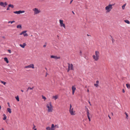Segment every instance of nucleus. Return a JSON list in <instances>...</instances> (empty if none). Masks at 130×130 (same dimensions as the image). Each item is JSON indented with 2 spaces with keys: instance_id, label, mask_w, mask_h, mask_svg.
Returning a JSON list of instances; mask_svg holds the SVG:
<instances>
[{
  "instance_id": "7c9ffc66",
  "label": "nucleus",
  "mask_w": 130,
  "mask_h": 130,
  "mask_svg": "<svg viewBox=\"0 0 130 130\" xmlns=\"http://www.w3.org/2000/svg\"><path fill=\"white\" fill-rule=\"evenodd\" d=\"M1 82L4 85L6 83V82L3 81H1Z\"/></svg>"
},
{
  "instance_id": "f3484780",
  "label": "nucleus",
  "mask_w": 130,
  "mask_h": 130,
  "mask_svg": "<svg viewBox=\"0 0 130 130\" xmlns=\"http://www.w3.org/2000/svg\"><path fill=\"white\" fill-rule=\"evenodd\" d=\"M3 116L4 117L3 118V120H5L7 118V116L5 114H3Z\"/></svg>"
},
{
  "instance_id": "20e7f679",
  "label": "nucleus",
  "mask_w": 130,
  "mask_h": 130,
  "mask_svg": "<svg viewBox=\"0 0 130 130\" xmlns=\"http://www.w3.org/2000/svg\"><path fill=\"white\" fill-rule=\"evenodd\" d=\"M27 31V30L23 31L19 34V35H23L24 37L27 36H28V35L26 33V32Z\"/></svg>"
},
{
  "instance_id": "ea45409f",
  "label": "nucleus",
  "mask_w": 130,
  "mask_h": 130,
  "mask_svg": "<svg viewBox=\"0 0 130 130\" xmlns=\"http://www.w3.org/2000/svg\"><path fill=\"white\" fill-rule=\"evenodd\" d=\"M112 43H113V42H114V40L113 39V38H112Z\"/></svg>"
},
{
  "instance_id": "f03ea898",
  "label": "nucleus",
  "mask_w": 130,
  "mask_h": 130,
  "mask_svg": "<svg viewBox=\"0 0 130 130\" xmlns=\"http://www.w3.org/2000/svg\"><path fill=\"white\" fill-rule=\"evenodd\" d=\"M49 106L48 104H47L46 105V107L48 108V112H52V110L53 109V106L51 104V102H50L49 103Z\"/></svg>"
},
{
  "instance_id": "4d7b16f0",
  "label": "nucleus",
  "mask_w": 130,
  "mask_h": 130,
  "mask_svg": "<svg viewBox=\"0 0 130 130\" xmlns=\"http://www.w3.org/2000/svg\"><path fill=\"white\" fill-rule=\"evenodd\" d=\"M89 90L88 89L87 90V91L88 92H89Z\"/></svg>"
},
{
  "instance_id": "2f4dec72",
  "label": "nucleus",
  "mask_w": 130,
  "mask_h": 130,
  "mask_svg": "<svg viewBox=\"0 0 130 130\" xmlns=\"http://www.w3.org/2000/svg\"><path fill=\"white\" fill-rule=\"evenodd\" d=\"M15 21H9L8 22V23H11V24H12Z\"/></svg>"
},
{
  "instance_id": "13d9d810",
  "label": "nucleus",
  "mask_w": 130,
  "mask_h": 130,
  "mask_svg": "<svg viewBox=\"0 0 130 130\" xmlns=\"http://www.w3.org/2000/svg\"><path fill=\"white\" fill-rule=\"evenodd\" d=\"M110 36L111 38L112 39V37L111 35H110Z\"/></svg>"
},
{
  "instance_id": "bf43d9fd",
  "label": "nucleus",
  "mask_w": 130,
  "mask_h": 130,
  "mask_svg": "<svg viewBox=\"0 0 130 130\" xmlns=\"http://www.w3.org/2000/svg\"><path fill=\"white\" fill-rule=\"evenodd\" d=\"M87 35L88 36H90V35H89L88 34H87Z\"/></svg>"
},
{
  "instance_id": "393cba45",
  "label": "nucleus",
  "mask_w": 130,
  "mask_h": 130,
  "mask_svg": "<svg viewBox=\"0 0 130 130\" xmlns=\"http://www.w3.org/2000/svg\"><path fill=\"white\" fill-rule=\"evenodd\" d=\"M125 22L128 24H129L130 23L129 21L128 20H124Z\"/></svg>"
},
{
  "instance_id": "338daca9",
  "label": "nucleus",
  "mask_w": 130,
  "mask_h": 130,
  "mask_svg": "<svg viewBox=\"0 0 130 130\" xmlns=\"http://www.w3.org/2000/svg\"><path fill=\"white\" fill-rule=\"evenodd\" d=\"M2 129H3V130H4V129L3 128H2Z\"/></svg>"
},
{
  "instance_id": "c756f323",
  "label": "nucleus",
  "mask_w": 130,
  "mask_h": 130,
  "mask_svg": "<svg viewBox=\"0 0 130 130\" xmlns=\"http://www.w3.org/2000/svg\"><path fill=\"white\" fill-rule=\"evenodd\" d=\"M34 88V87H32L31 88L29 87L28 88V89H30V90H32V89Z\"/></svg>"
},
{
  "instance_id": "c85d7f7f",
  "label": "nucleus",
  "mask_w": 130,
  "mask_h": 130,
  "mask_svg": "<svg viewBox=\"0 0 130 130\" xmlns=\"http://www.w3.org/2000/svg\"><path fill=\"white\" fill-rule=\"evenodd\" d=\"M13 12V13L15 14H19V11H14Z\"/></svg>"
},
{
  "instance_id": "412c9836",
  "label": "nucleus",
  "mask_w": 130,
  "mask_h": 130,
  "mask_svg": "<svg viewBox=\"0 0 130 130\" xmlns=\"http://www.w3.org/2000/svg\"><path fill=\"white\" fill-rule=\"evenodd\" d=\"M58 98V96L57 95L53 96V98H54L55 100H56Z\"/></svg>"
},
{
  "instance_id": "c03bdc74",
  "label": "nucleus",
  "mask_w": 130,
  "mask_h": 130,
  "mask_svg": "<svg viewBox=\"0 0 130 130\" xmlns=\"http://www.w3.org/2000/svg\"><path fill=\"white\" fill-rule=\"evenodd\" d=\"M72 107V106L71 105V104H70V109H71Z\"/></svg>"
},
{
  "instance_id": "423d86ee",
  "label": "nucleus",
  "mask_w": 130,
  "mask_h": 130,
  "mask_svg": "<svg viewBox=\"0 0 130 130\" xmlns=\"http://www.w3.org/2000/svg\"><path fill=\"white\" fill-rule=\"evenodd\" d=\"M59 22L60 24V26L61 27H63L64 28L65 27V25L63 23V21L62 20H60Z\"/></svg>"
},
{
  "instance_id": "7ed1b4c3",
  "label": "nucleus",
  "mask_w": 130,
  "mask_h": 130,
  "mask_svg": "<svg viewBox=\"0 0 130 130\" xmlns=\"http://www.w3.org/2000/svg\"><path fill=\"white\" fill-rule=\"evenodd\" d=\"M112 4H109L108 6H106L105 7V9L107 10V12H108L110 11L111 9L112 8V6L113 5Z\"/></svg>"
},
{
  "instance_id": "4be33fe9",
  "label": "nucleus",
  "mask_w": 130,
  "mask_h": 130,
  "mask_svg": "<svg viewBox=\"0 0 130 130\" xmlns=\"http://www.w3.org/2000/svg\"><path fill=\"white\" fill-rule=\"evenodd\" d=\"M126 86L127 88L128 89H130V84H126Z\"/></svg>"
},
{
  "instance_id": "5701e85b",
  "label": "nucleus",
  "mask_w": 130,
  "mask_h": 130,
  "mask_svg": "<svg viewBox=\"0 0 130 130\" xmlns=\"http://www.w3.org/2000/svg\"><path fill=\"white\" fill-rule=\"evenodd\" d=\"M72 91H75L76 89V88L74 86H73L72 88Z\"/></svg>"
},
{
  "instance_id": "864d4df0",
  "label": "nucleus",
  "mask_w": 130,
  "mask_h": 130,
  "mask_svg": "<svg viewBox=\"0 0 130 130\" xmlns=\"http://www.w3.org/2000/svg\"><path fill=\"white\" fill-rule=\"evenodd\" d=\"M2 37L3 38H4V39H5V37L4 36H3Z\"/></svg>"
},
{
  "instance_id": "6ab92c4d",
  "label": "nucleus",
  "mask_w": 130,
  "mask_h": 130,
  "mask_svg": "<svg viewBox=\"0 0 130 130\" xmlns=\"http://www.w3.org/2000/svg\"><path fill=\"white\" fill-rule=\"evenodd\" d=\"M68 70H67V72H68L70 70V64L69 63H68Z\"/></svg>"
},
{
  "instance_id": "2eb2a0df",
  "label": "nucleus",
  "mask_w": 130,
  "mask_h": 130,
  "mask_svg": "<svg viewBox=\"0 0 130 130\" xmlns=\"http://www.w3.org/2000/svg\"><path fill=\"white\" fill-rule=\"evenodd\" d=\"M7 111L10 113H11V109L10 108H8L7 109Z\"/></svg>"
},
{
  "instance_id": "cd10ccee",
  "label": "nucleus",
  "mask_w": 130,
  "mask_h": 130,
  "mask_svg": "<svg viewBox=\"0 0 130 130\" xmlns=\"http://www.w3.org/2000/svg\"><path fill=\"white\" fill-rule=\"evenodd\" d=\"M126 4H125L123 5L122 6V8L123 9H124L125 8V7L126 6Z\"/></svg>"
},
{
  "instance_id": "49530a36",
  "label": "nucleus",
  "mask_w": 130,
  "mask_h": 130,
  "mask_svg": "<svg viewBox=\"0 0 130 130\" xmlns=\"http://www.w3.org/2000/svg\"><path fill=\"white\" fill-rule=\"evenodd\" d=\"M75 92V91H72V94L73 95Z\"/></svg>"
},
{
  "instance_id": "ddd939ff",
  "label": "nucleus",
  "mask_w": 130,
  "mask_h": 130,
  "mask_svg": "<svg viewBox=\"0 0 130 130\" xmlns=\"http://www.w3.org/2000/svg\"><path fill=\"white\" fill-rule=\"evenodd\" d=\"M87 116L88 117V119L89 121H91L90 118L89 116V112L88 111L87 113Z\"/></svg>"
},
{
  "instance_id": "473e14b6",
  "label": "nucleus",
  "mask_w": 130,
  "mask_h": 130,
  "mask_svg": "<svg viewBox=\"0 0 130 130\" xmlns=\"http://www.w3.org/2000/svg\"><path fill=\"white\" fill-rule=\"evenodd\" d=\"M47 130H51V128L49 127H47L46 128Z\"/></svg>"
},
{
  "instance_id": "a18cd8bd",
  "label": "nucleus",
  "mask_w": 130,
  "mask_h": 130,
  "mask_svg": "<svg viewBox=\"0 0 130 130\" xmlns=\"http://www.w3.org/2000/svg\"><path fill=\"white\" fill-rule=\"evenodd\" d=\"M122 92L123 93H124L125 92V91L124 89H122Z\"/></svg>"
},
{
  "instance_id": "a211bd4d",
  "label": "nucleus",
  "mask_w": 130,
  "mask_h": 130,
  "mask_svg": "<svg viewBox=\"0 0 130 130\" xmlns=\"http://www.w3.org/2000/svg\"><path fill=\"white\" fill-rule=\"evenodd\" d=\"M15 98L17 101L19 102V98L18 95H17L15 97Z\"/></svg>"
},
{
  "instance_id": "58836bf2",
  "label": "nucleus",
  "mask_w": 130,
  "mask_h": 130,
  "mask_svg": "<svg viewBox=\"0 0 130 130\" xmlns=\"http://www.w3.org/2000/svg\"><path fill=\"white\" fill-rule=\"evenodd\" d=\"M9 8H10V7H9V6H8V7H7V9H6L7 10H10Z\"/></svg>"
},
{
  "instance_id": "1a4fd4ad",
  "label": "nucleus",
  "mask_w": 130,
  "mask_h": 130,
  "mask_svg": "<svg viewBox=\"0 0 130 130\" xmlns=\"http://www.w3.org/2000/svg\"><path fill=\"white\" fill-rule=\"evenodd\" d=\"M73 108L69 109V111L71 115H75L74 113L75 111L74 112L73 111Z\"/></svg>"
},
{
  "instance_id": "e2e57ef3",
  "label": "nucleus",
  "mask_w": 130,
  "mask_h": 130,
  "mask_svg": "<svg viewBox=\"0 0 130 130\" xmlns=\"http://www.w3.org/2000/svg\"><path fill=\"white\" fill-rule=\"evenodd\" d=\"M34 130H37V129L36 128L35 129H34Z\"/></svg>"
},
{
  "instance_id": "e433bc0d",
  "label": "nucleus",
  "mask_w": 130,
  "mask_h": 130,
  "mask_svg": "<svg viewBox=\"0 0 130 130\" xmlns=\"http://www.w3.org/2000/svg\"><path fill=\"white\" fill-rule=\"evenodd\" d=\"M33 125L34 126L32 129H35V128L36 127V126L34 125V124H33Z\"/></svg>"
},
{
  "instance_id": "f704fd0d",
  "label": "nucleus",
  "mask_w": 130,
  "mask_h": 130,
  "mask_svg": "<svg viewBox=\"0 0 130 130\" xmlns=\"http://www.w3.org/2000/svg\"><path fill=\"white\" fill-rule=\"evenodd\" d=\"M94 85L96 87H98L99 86V85L98 84H94Z\"/></svg>"
},
{
  "instance_id": "37998d69",
  "label": "nucleus",
  "mask_w": 130,
  "mask_h": 130,
  "mask_svg": "<svg viewBox=\"0 0 130 130\" xmlns=\"http://www.w3.org/2000/svg\"><path fill=\"white\" fill-rule=\"evenodd\" d=\"M99 83V80H97L96 81V84H98Z\"/></svg>"
},
{
  "instance_id": "9b49d317",
  "label": "nucleus",
  "mask_w": 130,
  "mask_h": 130,
  "mask_svg": "<svg viewBox=\"0 0 130 130\" xmlns=\"http://www.w3.org/2000/svg\"><path fill=\"white\" fill-rule=\"evenodd\" d=\"M20 46L22 47V48H24L25 47V46L26 45V43H24L23 44H20Z\"/></svg>"
},
{
  "instance_id": "3c124183",
  "label": "nucleus",
  "mask_w": 130,
  "mask_h": 130,
  "mask_svg": "<svg viewBox=\"0 0 130 130\" xmlns=\"http://www.w3.org/2000/svg\"><path fill=\"white\" fill-rule=\"evenodd\" d=\"M72 13H73L74 15V14H75V13H74V11H72Z\"/></svg>"
},
{
  "instance_id": "052dcab7",
  "label": "nucleus",
  "mask_w": 130,
  "mask_h": 130,
  "mask_svg": "<svg viewBox=\"0 0 130 130\" xmlns=\"http://www.w3.org/2000/svg\"><path fill=\"white\" fill-rule=\"evenodd\" d=\"M57 37L58 38L59 37V36L58 35H57Z\"/></svg>"
},
{
  "instance_id": "aec40b11",
  "label": "nucleus",
  "mask_w": 130,
  "mask_h": 130,
  "mask_svg": "<svg viewBox=\"0 0 130 130\" xmlns=\"http://www.w3.org/2000/svg\"><path fill=\"white\" fill-rule=\"evenodd\" d=\"M9 7H11L12 8H13L14 7V5H13L9 4L8 5Z\"/></svg>"
},
{
  "instance_id": "de8ad7c7",
  "label": "nucleus",
  "mask_w": 130,
  "mask_h": 130,
  "mask_svg": "<svg viewBox=\"0 0 130 130\" xmlns=\"http://www.w3.org/2000/svg\"><path fill=\"white\" fill-rule=\"evenodd\" d=\"M73 1H72V0H71V1L70 2V4H71L72 3V2Z\"/></svg>"
},
{
  "instance_id": "0e129e2a",
  "label": "nucleus",
  "mask_w": 130,
  "mask_h": 130,
  "mask_svg": "<svg viewBox=\"0 0 130 130\" xmlns=\"http://www.w3.org/2000/svg\"><path fill=\"white\" fill-rule=\"evenodd\" d=\"M111 114L113 116V113L112 112L111 113Z\"/></svg>"
},
{
  "instance_id": "603ef678",
  "label": "nucleus",
  "mask_w": 130,
  "mask_h": 130,
  "mask_svg": "<svg viewBox=\"0 0 130 130\" xmlns=\"http://www.w3.org/2000/svg\"><path fill=\"white\" fill-rule=\"evenodd\" d=\"M46 45H45H45H43V47H46Z\"/></svg>"
},
{
  "instance_id": "72a5a7b5",
  "label": "nucleus",
  "mask_w": 130,
  "mask_h": 130,
  "mask_svg": "<svg viewBox=\"0 0 130 130\" xmlns=\"http://www.w3.org/2000/svg\"><path fill=\"white\" fill-rule=\"evenodd\" d=\"M42 98L44 100H45L46 99V98L45 96H43V95H42Z\"/></svg>"
},
{
  "instance_id": "bb28decb",
  "label": "nucleus",
  "mask_w": 130,
  "mask_h": 130,
  "mask_svg": "<svg viewBox=\"0 0 130 130\" xmlns=\"http://www.w3.org/2000/svg\"><path fill=\"white\" fill-rule=\"evenodd\" d=\"M124 113L126 115V118L127 119H128V116L127 113L126 112H125Z\"/></svg>"
},
{
  "instance_id": "774afa93",
  "label": "nucleus",
  "mask_w": 130,
  "mask_h": 130,
  "mask_svg": "<svg viewBox=\"0 0 130 130\" xmlns=\"http://www.w3.org/2000/svg\"><path fill=\"white\" fill-rule=\"evenodd\" d=\"M55 126H56V125H55Z\"/></svg>"
},
{
  "instance_id": "a19ab883",
  "label": "nucleus",
  "mask_w": 130,
  "mask_h": 130,
  "mask_svg": "<svg viewBox=\"0 0 130 130\" xmlns=\"http://www.w3.org/2000/svg\"><path fill=\"white\" fill-rule=\"evenodd\" d=\"M7 104L8 105V106L9 107H10V104H9V102H8L7 103Z\"/></svg>"
},
{
  "instance_id": "a878e982",
  "label": "nucleus",
  "mask_w": 130,
  "mask_h": 130,
  "mask_svg": "<svg viewBox=\"0 0 130 130\" xmlns=\"http://www.w3.org/2000/svg\"><path fill=\"white\" fill-rule=\"evenodd\" d=\"M71 69H70V70H73L74 69L73 65L72 64H71Z\"/></svg>"
},
{
  "instance_id": "39448f33",
  "label": "nucleus",
  "mask_w": 130,
  "mask_h": 130,
  "mask_svg": "<svg viewBox=\"0 0 130 130\" xmlns=\"http://www.w3.org/2000/svg\"><path fill=\"white\" fill-rule=\"evenodd\" d=\"M7 5V3L5 2L4 3L2 2H0V5L4 7H5Z\"/></svg>"
},
{
  "instance_id": "69168bd1",
  "label": "nucleus",
  "mask_w": 130,
  "mask_h": 130,
  "mask_svg": "<svg viewBox=\"0 0 130 130\" xmlns=\"http://www.w3.org/2000/svg\"><path fill=\"white\" fill-rule=\"evenodd\" d=\"M46 74L47 75V74H48V73H46Z\"/></svg>"
},
{
  "instance_id": "4468645a",
  "label": "nucleus",
  "mask_w": 130,
  "mask_h": 130,
  "mask_svg": "<svg viewBox=\"0 0 130 130\" xmlns=\"http://www.w3.org/2000/svg\"><path fill=\"white\" fill-rule=\"evenodd\" d=\"M4 61H6L7 63H9V61L8 58L7 57H5L4 58Z\"/></svg>"
},
{
  "instance_id": "4c0bfd02",
  "label": "nucleus",
  "mask_w": 130,
  "mask_h": 130,
  "mask_svg": "<svg viewBox=\"0 0 130 130\" xmlns=\"http://www.w3.org/2000/svg\"><path fill=\"white\" fill-rule=\"evenodd\" d=\"M8 52L10 53H11V50H8Z\"/></svg>"
},
{
  "instance_id": "680f3d73",
  "label": "nucleus",
  "mask_w": 130,
  "mask_h": 130,
  "mask_svg": "<svg viewBox=\"0 0 130 130\" xmlns=\"http://www.w3.org/2000/svg\"><path fill=\"white\" fill-rule=\"evenodd\" d=\"M45 69H46V70H47V69L46 68H45Z\"/></svg>"
},
{
  "instance_id": "6e6d98bb",
  "label": "nucleus",
  "mask_w": 130,
  "mask_h": 130,
  "mask_svg": "<svg viewBox=\"0 0 130 130\" xmlns=\"http://www.w3.org/2000/svg\"><path fill=\"white\" fill-rule=\"evenodd\" d=\"M29 90V89H28V88H27V90H26V91H27V92H28V90Z\"/></svg>"
},
{
  "instance_id": "6e6552de",
  "label": "nucleus",
  "mask_w": 130,
  "mask_h": 130,
  "mask_svg": "<svg viewBox=\"0 0 130 130\" xmlns=\"http://www.w3.org/2000/svg\"><path fill=\"white\" fill-rule=\"evenodd\" d=\"M33 10L34 11V13L35 14H37L40 12V11L37 8L34 9Z\"/></svg>"
},
{
  "instance_id": "79ce46f5",
  "label": "nucleus",
  "mask_w": 130,
  "mask_h": 130,
  "mask_svg": "<svg viewBox=\"0 0 130 130\" xmlns=\"http://www.w3.org/2000/svg\"><path fill=\"white\" fill-rule=\"evenodd\" d=\"M80 55H82V52L81 51H80L79 52Z\"/></svg>"
},
{
  "instance_id": "f8f14e48",
  "label": "nucleus",
  "mask_w": 130,
  "mask_h": 130,
  "mask_svg": "<svg viewBox=\"0 0 130 130\" xmlns=\"http://www.w3.org/2000/svg\"><path fill=\"white\" fill-rule=\"evenodd\" d=\"M55 126L54 124H52L51 125V130H55Z\"/></svg>"
},
{
  "instance_id": "c9c22d12",
  "label": "nucleus",
  "mask_w": 130,
  "mask_h": 130,
  "mask_svg": "<svg viewBox=\"0 0 130 130\" xmlns=\"http://www.w3.org/2000/svg\"><path fill=\"white\" fill-rule=\"evenodd\" d=\"M85 108L87 110V113L88 111L89 112V110L88 109L87 107L86 106H85Z\"/></svg>"
},
{
  "instance_id": "09e8293b",
  "label": "nucleus",
  "mask_w": 130,
  "mask_h": 130,
  "mask_svg": "<svg viewBox=\"0 0 130 130\" xmlns=\"http://www.w3.org/2000/svg\"><path fill=\"white\" fill-rule=\"evenodd\" d=\"M88 103H89L90 104V105H91V103H90V101H88Z\"/></svg>"
},
{
  "instance_id": "f257e3e1",
  "label": "nucleus",
  "mask_w": 130,
  "mask_h": 130,
  "mask_svg": "<svg viewBox=\"0 0 130 130\" xmlns=\"http://www.w3.org/2000/svg\"><path fill=\"white\" fill-rule=\"evenodd\" d=\"M99 52L98 51H96L95 52V55L96 57L94 55L93 56V59L95 61H97L99 59Z\"/></svg>"
},
{
  "instance_id": "dca6fc26",
  "label": "nucleus",
  "mask_w": 130,
  "mask_h": 130,
  "mask_svg": "<svg viewBox=\"0 0 130 130\" xmlns=\"http://www.w3.org/2000/svg\"><path fill=\"white\" fill-rule=\"evenodd\" d=\"M17 27L18 28L21 29L22 28V25L21 24H19L17 26Z\"/></svg>"
},
{
  "instance_id": "5fc2aeb1",
  "label": "nucleus",
  "mask_w": 130,
  "mask_h": 130,
  "mask_svg": "<svg viewBox=\"0 0 130 130\" xmlns=\"http://www.w3.org/2000/svg\"><path fill=\"white\" fill-rule=\"evenodd\" d=\"M21 91L22 92H24V91H23V90H22V89L21 90Z\"/></svg>"
},
{
  "instance_id": "0eeeda50",
  "label": "nucleus",
  "mask_w": 130,
  "mask_h": 130,
  "mask_svg": "<svg viewBox=\"0 0 130 130\" xmlns=\"http://www.w3.org/2000/svg\"><path fill=\"white\" fill-rule=\"evenodd\" d=\"M31 68L32 69L34 68V64H31L30 65L26 66L25 67V68Z\"/></svg>"
},
{
  "instance_id": "8fccbe9b",
  "label": "nucleus",
  "mask_w": 130,
  "mask_h": 130,
  "mask_svg": "<svg viewBox=\"0 0 130 130\" xmlns=\"http://www.w3.org/2000/svg\"><path fill=\"white\" fill-rule=\"evenodd\" d=\"M108 117H109V118L110 119H111V117L109 115H108Z\"/></svg>"
},
{
  "instance_id": "b1692460",
  "label": "nucleus",
  "mask_w": 130,
  "mask_h": 130,
  "mask_svg": "<svg viewBox=\"0 0 130 130\" xmlns=\"http://www.w3.org/2000/svg\"><path fill=\"white\" fill-rule=\"evenodd\" d=\"M19 14H20L21 13H24L25 12V11L23 10L21 11V10H19Z\"/></svg>"
},
{
  "instance_id": "9d476101",
  "label": "nucleus",
  "mask_w": 130,
  "mask_h": 130,
  "mask_svg": "<svg viewBox=\"0 0 130 130\" xmlns=\"http://www.w3.org/2000/svg\"><path fill=\"white\" fill-rule=\"evenodd\" d=\"M50 57L51 58L57 59H60V57H57L56 56H55L54 55H51V56Z\"/></svg>"
}]
</instances>
